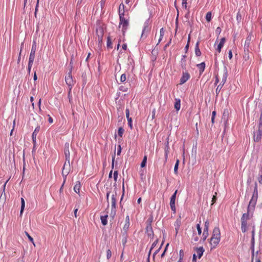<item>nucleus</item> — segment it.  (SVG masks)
Segmentation results:
<instances>
[{
    "label": "nucleus",
    "mask_w": 262,
    "mask_h": 262,
    "mask_svg": "<svg viewBox=\"0 0 262 262\" xmlns=\"http://www.w3.org/2000/svg\"><path fill=\"white\" fill-rule=\"evenodd\" d=\"M121 5L119 6V9L121 8ZM124 11L123 10L122 12H121L120 10H119V27L122 26V31L123 34H124L126 30L127 29V28L129 26V21L128 19H126L124 17Z\"/></svg>",
    "instance_id": "obj_1"
},
{
    "label": "nucleus",
    "mask_w": 262,
    "mask_h": 262,
    "mask_svg": "<svg viewBox=\"0 0 262 262\" xmlns=\"http://www.w3.org/2000/svg\"><path fill=\"white\" fill-rule=\"evenodd\" d=\"M65 81H66V83L68 85V86L69 87L70 86V90L69 92V97L71 90L72 89L71 86L73 84V80L72 79L71 72H69L68 74H67V75L66 76Z\"/></svg>",
    "instance_id": "obj_2"
},
{
    "label": "nucleus",
    "mask_w": 262,
    "mask_h": 262,
    "mask_svg": "<svg viewBox=\"0 0 262 262\" xmlns=\"http://www.w3.org/2000/svg\"><path fill=\"white\" fill-rule=\"evenodd\" d=\"M36 50V42L35 41H33L31 53L29 56V61H30V63L31 62V61H33L34 58H35V54Z\"/></svg>",
    "instance_id": "obj_3"
},
{
    "label": "nucleus",
    "mask_w": 262,
    "mask_h": 262,
    "mask_svg": "<svg viewBox=\"0 0 262 262\" xmlns=\"http://www.w3.org/2000/svg\"><path fill=\"white\" fill-rule=\"evenodd\" d=\"M262 136V128L258 127V130L254 133L253 139L255 142H259L260 141Z\"/></svg>",
    "instance_id": "obj_4"
},
{
    "label": "nucleus",
    "mask_w": 262,
    "mask_h": 262,
    "mask_svg": "<svg viewBox=\"0 0 262 262\" xmlns=\"http://www.w3.org/2000/svg\"><path fill=\"white\" fill-rule=\"evenodd\" d=\"M69 143H66L64 146V155L66 157V161H70V154L69 151Z\"/></svg>",
    "instance_id": "obj_5"
},
{
    "label": "nucleus",
    "mask_w": 262,
    "mask_h": 262,
    "mask_svg": "<svg viewBox=\"0 0 262 262\" xmlns=\"http://www.w3.org/2000/svg\"><path fill=\"white\" fill-rule=\"evenodd\" d=\"M149 31V28L148 26V23H145L144 24V28L142 30L141 38H146Z\"/></svg>",
    "instance_id": "obj_6"
},
{
    "label": "nucleus",
    "mask_w": 262,
    "mask_h": 262,
    "mask_svg": "<svg viewBox=\"0 0 262 262\" xmlns=\"http://www.w3.org/2000/svg\"><path fill=\"white\" fill-rule=\"evenodd\" d=\"M190 78V75L188 73H183L182 77L180 79V84H182L185 83Z\"/></svg>",
    "instance_id": "obj_7"
},
{
    "label": "nucleus",
    "mask_w": 262,
    "mask_h": 262,
    "mask_svg": "<svg viewBox=\"0 0 262 262\" xmlns=\"http://www.w3.org/2000/svg\"><path fill=\"white\" fill-rule=\"evenodd\" d=\"M228 75L227 68H226V67H224V69H223V77H222V82L221 83L222 84V85H224V84L226 82Z\"/></svg>",
    "instance_id": "obj_8"
},
{
    "label": "nucleus",
    "mask_w": 262,
    "mask_h": 262,
    "mask_svg": "<svg viewBox=\"0 0 262 262\" xmlns=\"http://www.w3.org/2000/svg\"><path fill=\"white\" fill-rule=\"evenodd\" d=\"M62 169L66 171V175H68L70 171V161H65Z\"/></svg>",
    "instance_id": "obj_9"
},
{
    "label": "nucleus",
    "mask_w": 262,
    "mask_h": 262,
    "mask_svg": "<svg viewBox=\"0 0 262 262\" xmlns=\"http://www.w3.org/2000/svg\"><path fill=\"white\" fill-rule=\"evenodd\" d=\"M251 39V36L250 35H249L246 38V40L245 41V45H244V50L245 52L246 51H247L248 52V51H249V47L250 46Z\"/></svg>",
    "instance_id": "obj_10"
},
{
    "label": "nucleus",
    "mask_w": 262,
    "mask_h": 262,
    "mask_svg": "<svg viewBox=\"0 0 262 262\" xmlns=\"http://www.w3.org/2000/svg\"><path fill=\"white\" fill-rule=\"evenodd\" d=\"M225 41H226V38L225 37H223L221 39V41H220L219 44L218 45L217 48L216 49V50L217 51V52L219 53L221 52V49L223 47V46H224V45L225 43Z\"/></svg>",
    "instance_id": "obj_11"
},
{
    "label": "nucleus",
    "mask_w": 262,
    "mask_h": 262,
    "mask_svg": "<svg viewBox=\"0 0 262 262\" xmlns=\"http://www.w3.org/2000/svg\"><path fill=\"white\" fill-rule=\"evenodd\" d=\"M39 129H40L39 127H36L34 131L32 133V140H33V141L34 143L35 142L37 134L39 132Z\"/></svg>",
    "instance_id": "obj_12"
},
{
    "label": "nucleus",
    "mask_w": 262,
    "mask_h": 262,
    "mask_svg": "<svg viewBox=\"0 0 262 262\" xmlns=\"http://www.w3.org/2000/svg\"><path fill=\"white\" fill-rule=\"evenodd\" d=\"M197 67L199 69L200 74H201L204 71L205 68V62H203L200 64H198Z\"/></svg>",
    "instance_id": "obj_13"
},
{
    "label": "nucleus",
    "mask_w": 262,
    "mask_h": 262,
    "mask_svg": "<svg viewBox=\"0 0 262 262\" xmlns=\"http://www.w3.org/2000/svg\"><path fill=\"white\" fill-rule=\"evenodd\" d=\"M174 103V108L177 111H179L181 107V100L180 99H176Z\"/></svg>",
    "instance_id": "obj_14"
},
{
    "label": "nucleus",
    "mask_w": 262,
    "mask_h": 262,
    "mask_svg": "<svg viewBox=\"0 0 262 262\" xmlns=\"http://www.w3.org/2000/svg\"><path fill=\"white\" fill-rule=\"evenodd\" d=\"M199 42H197L195 47V53L197 56H200L201 55V52L199 48Z\"/></svg>",
    "instance_id": "obj_15"
},
{
    "label": "nucleus",
    "mask_w": 262,
    "mask_h": 262,
    "mask_svg": "<svg viewBox=\"0 0 262 262\" xmlns=\"http://www.w3.org/2000/svg\"><path fill=\"white\" fill-rule=\"evenodd\" d=\"M168 141H167V145H165V160H167L168 154L169 152V145H168Z\"/></svg>",
    "instance_id": "obj_16"
},
{
    "label": "nucleus",
    "mask_w": 262,
    "mask_h": 262,
    "mask_svg": "<svg viewBox=\"0 0 262 262\" xmlns=\"http://www.w3.org/2000/svg\"><path fill=\"white\" fill-rule=\"evenodd\" d=\"M186 55L183 56V58L181 60V65L183 69H185V66H186V60L185 59V58L186 57Z\"/></svg>",
    "instance_id": "obj_17"
},
{
    "label": "nucleus",
    "mask_w": 262,
    "mask_h": 262,
    "mask_svg": "<svg viewBox=\"0 0 262 262\" xmlns=\"http://www.w3.org/2000/svg\"><path fill=\"white\" fill-rule=\"evenodd\" d=\"M211 15H212V14H211V12H208L207 13V14L206 15V19L208 22L210 21V20L211 19Z\"/></svg>",
    "instance_id": "obj_18"
},
{
    "label": "nucleus",
    "mask_w": 262,
    "mask_h": 262,
    "mask_svg": "<svg viewBox=\"0 0 262 262\" xmlns=\"http://www.w3.org/2000/svg\"><path fill=\"white\" fill-rule=\"evenodd\" d=\"M99 32H100V35H98L99 40L100 39L101 40H102V36H103V34L102 29L99 28L98 30L97 29V33H98Z\"/></svg>",
    "instance_id": "obj_19"
},
{
    "label": "nucleus",
    "mask_w": 262,
    "mask_h": 262,
    "mask_svg": "<svg viewBox=\"0 0 262 262\" xmlns=\"http://www.w3.org/2000/svg\"><path fill=\"white\" fill-rule=\"evenodd\" d=\"M107 48H112V41H111V39L110 36L107 37Z\"/></svg>",
    "instance_id": "obj_20"
},
{
    "label": "nucleus",
    "mask_w": 262,
    "mask_h": 262,
    "mask_svg": "<svg viewBox=\"0 0 262 262\" xmlns=\"http://www.w3.org/2000/svg\"><path fill=\"white\" fill-rule=\"evenodd\" d=\"M123 133H124L123 128L122 127H119L118 129V134L119 136H120V137H122Z\"/></svg>",
    "instance_id": "obj_21"
},
{
    "label": "nucleus",
    "mask_w": 262,
    "mask_h": 262,
    "mask_svg": "<svg viewBox=\"0 0 262 262\" xmlns=\"http://www.w3.org/2000/svg\"><path fill=\"white\" fill-rule=\"evenodd\" d=\"M146 161H147V157L144 156V157L141 162V167H144L145 166L146 163Z\"/></svg>",
    "instance_id": "obj_22"
},
{
    "label": "nucleus",
    "mask_w": 262,
    "mask_h": 262,
    "mask_svg": "<svg viewBox=\"0 0 262 262\" xmlns=\"http://www.w3.org/2000/svg\"><path fill=\"white\" fill-rule=\"evenodd\" d=\"M179 160H177L176 161V163L175 164L174 168V171L175 173H176L177 172V170L178 169V166H179Z\"/></svg>",
    "instance_id": "obj_23"
},
{
    "label": "nucleus",
    "mask_w": 262,
    "mask_h": 262,
    "mask_svg": "<svg viewBox=\"0 0 262 262\" xmlns=\"http://www.w3.org/2000/svg\"><path fill=\"white\" fill-rule=\"evenodd\" d=\"M226 114H227V115H228V110H224L223 116V119H224L225 121H226V122H227V117H226Z\"/></svg>",
    "instance_id": "obj_24"
},
{
    "label": "nucleus",
    "mask_w": 262,
    "mask_h": 262,
    "mask_svg": "<svg viewBox=\"0 0 262 262\" xmlns=\"http://www.w3.org/2000/svg\"><path fill=\"white\" fill-rule=\"evenodd\" d=\"M24 46V42L21 43V49H20V52H19V56H18V59H17V62L19 63L20 60V56H21V50H22V48Z\"/></svg>",
    "instance_id": "obj_25"
},
{
    "label": "nucleus",
    "mask_w": 262,
    "mask_h": 262,
    "mask_svg": "<svg viewBox=\"0 0 262 262\" xmlns=\"http://www.w3.org/2000/svg\"><path fill=\"white\" fill-rule=\"evenodd\" d=\"M223 85H222V84L221 83H220L217 87L216 89V93L217 94H218L219 93V92H220L222 86Z\"/></svg>",
    "instance_id": "obj_26"
},
{
    "label": "nucleus",
    "mask_w": 262,
    "mask_h": 262,
    "mask_svg": "<svg viewBox=\"0 0 262 262\" xmlns=\"http://www.w3.org/2000/svg\"><path fill=\"white\" fill-rule=\"evenodd\" d=\"M126 75L125 74H122L120 77V81L121 82H124L126 80Z\"/></svg>",
    "instance_id": "obj_27"
},
{
    "label": "nucleus",
    "mask_w": 262,
    "mask_h": 262,
    "mask_svg": "<svg viewBox=\"0 0 262 262\" xmlns=\"http://www.w3.org/2000/svg\"><path fill=\"white\" fill-rule=\"evenodd\" d=\"M128 121V124L129 126L130 127V129L133 128V125H132V118H129L127 119Z\"/></svg>",
    "instance_id": "obj_28"
},
{
    "label": "nucleus",
    "mask_w": 262,
    "mask_h": 262,
    "mask_svg": "<svg viewBox=\"0 0 262 262\" xmlns=\"http://www.w3.org/2000/svg\"><path fill=\"white\" fill-rule=\"evenodd\" d=\"M182 7L185 9L187 7V0H182Z\"/></svg>",
    "instance_id": "obj_29"
},
{
    "label": "nucleus",
    "mask_w": 262,
    "mask_h": 262,
    "mask_svg": "<svg viewBox=\"0 0 262 262\" xmlns=\"http://www.w3.org/2000/svg\"><path fill=\"white\" fill-rule=\"evenodd\" d=\"M241 19H242V16L239 14V13L238 12L237 14V16H236V20L238 21V23H239V21H241Z\"/></svg>",
    "instance_id": "obj_30"
},
{
    "label": "nucleus",
    "mask_w": 262,
    "mask_h": 262,
    "mask_svg": "<svg viewBox=\"0 0 262 262\" xmlns=\"http://www.w3.org/2000/svg\"><path fill=\"white\" fill-rule=\"evenodd\" d=\"M33 61H31V62L30 63V61H29V62H28V68L29 73H30V72L31 68L33 64Z\"/></svg>",
    "instance_id": "obj_31"
},
{
    "label": "nucleus",
    "mask_w": 262,
    "mask_h": 262,
    "mask_svg": "<svg viewBox=\"0 0 262 262\" xmlns=\"http://www.w3.org/2000/svg\"><path fill=\"white\" fill-rule=\"evenodd\" d=\"M215 114H216V113L215 111H213L212 113L211 122L212 123H214Z\"/></svg>",
    "instance_id": "obj_32"
},
{
    "label": "nucleus",
    "mask_w": 262,
    "mask_h": 262,
    "mask_svg": "<svg viewBox=\"0 0 262 262\" xmlns=\"http://www.w3.org/2000/svg\"><path fill=\"white\" fill-rule=\"evenodd\" d=\"M189 41H190V36H189L188 39V42L185 48L186 52H187V50H188L189 46Z\"/></svg>",
    "instance_id": "obj_33"
},
{
    "label": "nucleus",
    "mask_w": 262,
    "mask_h": 262,
    "mask_svg": "<svg viewBox=\"0 0 262 262\" xmlns=\"http://www.w3.org/2000/svg\"><path fill=\"white\" fill-rule=\"evenodd\" d=\"M125 114H126V117L127 119L129 118V111L128 108H126L125 110Z\"/></svg>",
    "instance_id": "obj_34"
},
{
    "label": "nucleus",
    "mask_w": 262,
    "mask_h": 262,
    "mask_svg": "<svg viewBox=\"0 0 262 262\" xmlns=\"http://www.w3.org/2000/svg\"><path fill=\"white\" fill-rule=\"evenodd\" d=\"M121 152V146L119 145L118 147V149H117V155H120V153Z\"/></svg>",
    "instance_id": "obj_35"
},
{
    "label": "nucleus",
    "mask_w": 262,
    "mask_h": 262,
    "mask_svg": "<svg viewBox=\"0 0 262 262\" xmlns=\"http://www.w3.org/2000/svg\"><path fill=\"white\" fill-rule=\"evenodd\" d=\"M160 35L161 37H163L164 36V29L163 28H162L161 29H160Z\"/></svg>",
    "instance_id": "obj_36"
},
{
    "label": "nucleus",
    "mask_w": 262,
    "mask_h": 262,
    "mask_svg": "<svg viewBox=\"0 0 262 262\" xmlns=\"http://www.w3.org/2000/svg\"><path fill=\"white\" fill-rule=\"evenodd\" d=\"M118 177V173L116 171H115L114 173V180H116Z\"/></svg>",
    "instance_id": "obj_37"
},
{
    "label": "nucleus",
    "mask_w": 262,
    "mask_h": 262,
    "mask_svg": "<svg viewBox=\"0 0 262 262\" xmlns=\"http://www.w3.org/2000/svg\"><path fill=\"white\" fill-rule=\"evenodd\" d=\"M232 57V51L231 50H230L229 52V59H231Z\"/></svg>",
    "instance_id": "obj_38"
},
{
    "label": "nucleus",
    "mask_w": 262,
    "mask_h": 262,
    "mask_svg": "<svg viewBox=\"0 0 262 262\" xmlns=\"http://www.w3.org/2000/svg\"><path fill=\"white\" fill-rule=\"evenodd\" d=\"M37 75L36 74V73L35 72L34 74V76H33V79H34V80L35 81V80H37Z\"/></svg>",
    "instance_id": "obj_39"
},
{
    "label": "nucleus",
    "mask_w": 262,
    "mask_h": 262,
    "mask_svg": "<svg viewBox=\"0 0 262 262\" xmlns=\"http://www.w3.org/2000/svg\"><path fill=\"white\" fill-rule=\"evenodd\" d=\"M49 122L50 123H52L53 122V120L51 117H50L49 118Z\"/></svg>",
    "instance_id": "obj_40"
},
{
    "label": "nucleus",
    "mask_w": 262,
    "mask_h": 262,
    "mask_svg": "<svg viewBox=\"0 0 262 262\" xmlns=\"http://www.w3.org/2000/svg\"><path fill=\"white\" fill-rule=\"evenodd\" d=\"M219 82V80L218 77L217 76H216L215 84H217Z\"/></svg>",
    "instance_id": "obj_41"
},
{
    "label": "nucleus",
    "mask_w": 262,
    "mask_h": 262,
    "mask_svg": "<svg viewBox=\"0 0 262 262\" xmlns=\"http://www.w3.org/2000/svg\"><path fill=\"white\" fill-rule=\"evenodd\" d=\"M126 48H127V45H126V44H123V45H122V49H123V50H126Z\"/></svg>",
    "instance_id": "obj_42"
},
{
    "label": "nucleus",
    "mask_w": 262,
    "mask_h": 262,
    "mask_svg": "<svg viewBox=\"0 0 262 262\" xmlns=\"http://www.w3.org/2000/svg\"><path fill=\"white\" fill-rule=\"evenodd\" d=\"M38 7V2H37L36 5V7H35V15H36V11H37Z\"/></svg>",
    "instance_id": "obj_43"
},
{
    "label": "nucleus",
    "mask_w": 262,
    "mask_h": 262,
    "mask_svg": "<svg viewBox=\"0 0 262 262\" xmlns=\"http://www.w3.org/2000/svg\"><path fill=\"white\" fill-rule=\"evenodd\" d=\"M40 103H41V99H39V101H38V105L39 107V110L40 111L41 109H40Z\"/></svg>",
    "instance_id": "obj_44"
},
{
    "label": "nucleus",
    "mask_w": 262,
    "mask_h": 262,
    "mask_svg": "<svg viewBox=\"0 0 262 262\" xmlns=\"http://www.w3.org/2000/svg\"><path fill=\"white\" fill-rule=\"evenodd\" d=\"M162 38H163V37H161V36H160V38H159L158 42L157 43V45L160 42V41L162 40Z\"/></svg>",
    "instance_id": "obj_45"
},
{
    "label": "nucleus",
    "mask_w": 262,
    "mask_h": 262,
    "mask_svg": "<svg viewBox=\"0 0 262 262\" xmlns=\"http://www.w3.org/2000/svg\"><path fill=\"white\" fill-rule=\"evenodd\" d=\"M162 38H163V37H161V36H160V38H159L158 42L157 43V45L160 42V41L162 40Z\"/></svg>",
    "instance_id": "obj_46"
},
{
    "label": "nucleus",
    "mask_w": 262,
    "mask_h": 262,
    "mask_svg": "<svg viewBox=\"0 0 262 262\" xmlns=\"http://www.w3.org/2000/svg\"><path fill=\"white\" fill-rule=\"evenodd\" d=\"M216 31L220 33L221 32V28L220 27H217L216 28Z\"/></svg>",
    "instance_id": "obj_47"
},
{
    "label": "nucleus",
    "mask_w": 262,
    "mask_h": 262,
    "mask_svg": "<svg viewBox=\"0 0 262 262\" xmlns=\"http://www.w3.org/2000/svg\"><path fill=\"white\" fill-rule=\"evenodd\" d=\"M170 42H171V40H170V41H169V42L168 43H167L166 45H165V46L164 48H167V47L169 45V43H170Z\"/></svg>",
    "instance_id": "obj_48"
},
{
    "label": "nucleus",
    "mask_w": 262,
    "mask_h": 262,
    "mask_svg": "<svg viewBox=\"0 0 262 262\" xmlns=\"http://www.w3.org/2000/svg\"><path fill=\"white\" fill-rule=\"evenodd\" d=\"M114 160H115V155L113 156V158H112V165H113L114 164Z\"/></svg>",
    "instance_id": "obj_49"
},
{
    "label": "nucleus",
    "mask_w": 262,
    "mask_h": 262,
    "mask_svg": "<svg viewBox=\"0 0 262 262\" xmlns=\"http://www.w3.org/2000/svg\"><path fill=\"white\" fill-rule=\"evenodd\" d=\"M62 175L63 176H67V175H66V171L62 170Z\"/></svg>",
    "instance_id": "obj_50"
},
{
    "label": "nucleus",
    "mask_w": 262,
    "mask_h": 262,
    "mask_svg": "<svg viewBox=\"0 0 262 262\" xmlns=\"http://www.w3.org/2000/svg\"><path fill=\"white\" fill-rule=\"evenodd\" d=\"M27 0H24V8H25V7L26 5V4H27Z\"/></svg>",
    "instance_id": "obj_51"
},
{
    "label": "nucleus",
    "mask_w": 262,
    "mask_h": 262,
    "mask_svg": "<svg viewBox=\"0 0 262 262\" xmlns=\"http://www.w3.org/2000/svg\"><path fill=\"white\" fill-rule=\"evenodd\" d=\"M120 90L123 91H126V90H124V88H123V86H121L120 87Z\"/></svg>",
    "instance_id": "obj_52"
},
{
    "label": "nucleus",
    "mask_w": 262,
    "mask_h": 262,
    "mask_svg": "<svg viewBox=\"0 0 262 262\" xmlns=\"http://www.w3.org/2000/svg\"><path fill=\"white\" fill-rule=\"evenodd\" d=\"M120 90L123 91H126V90H124V88H123V86H121L120 87Z\"/></svg>",
    "instance_id": "obj_53"
},
{
    "label": "nucleus",
    "mask_w": 262,
    "mask_h": 262,
    "mask_svg": "<svg viewBox=\"0 0 262 262\" xmlns=\"http://www.w3.org/2000/svg\"><path fill=\"white\" fill-rule=\"evenodd\" d=\"M90 55H91V53H89L88 57L86 59V61H87L88 60V58L90 57Z\"/></svg>",
    "instance_id": "obj_54"
},
{
    "label": "nucleus",
    "mask_w": 262,
    "mask_h": 262,
    "mask_svg": "<svg viewBox=\"0 0 262 262\" xmlns=\"http://www.w3.org/2000/svg\"><path fill=\"white\" fill-rule=\"evenodd\" d=\"M30 100H31V102H33V97L32 96H31L30 97Z\"/></svg>",
    "instance_id": "obj_55"
},
{
    "label": "nucleus",
    "mask_w": 262,
    "mask_h": 262,
    "mask_svg": "<svg viewBox=\"0 0 262 262\" xmlns=\"http://www.w3.org/2000/svg\"><path fill=\"white\" fill-rule=\"evenodd\" d=\"M112 171H111L110 173H109V177L111 178L112 177Z\"/></svg>",
    "instance_id": "obj_56"
},
{
    "label": "nucleus",
    "mask_w": 262,
    "mask_h": 262,
    "mask_svg": "<svg viewBox=\"0 0 262 262\" xmlns=\"http://www.w3.org/2000/svg\"><path fill=\"white\" fill-rule=\"evenodd\" d=\"M13 129H14V128H13L11 130V133H10V136H12V133H13Z\"/></svg>",
    "instance_id": "obj_57"
},
{
    "label": "nucleus",
    "mask_w": 262,
    "mask_h": 262,
    "mask_svg": "<svg viewBox=\"0 0 262 262\" xmlns=\"http://www.w3.org/2000/svg\"><path fill=\"white\" fill-rule=\"evenodd\" d=\"M119 46H120V45H119V43H118V44L117 45V50L119 49Z\"/></svg>",
    "instance_id": "obj_58"
},
{
    "label": "nucleus",
    "mask_w": 262,
    "mask_h": 262,
    "mask_svg": "<svg viewBox=\"0 0 262 262\" xmlns=\"http://www.w3.org/2000/svg\"><path fill=\"white\" fill-rule=\"evenodd\" d=\"M177 13H178V15H177V17H178V15H179V11L177 9ZM178 19V18H177V20Z\"/></svg>",
    "instance_id": "obj_59"
},
{
    "label": "nucleus",
    "mask_w": 262,
    "mask_h": 262,
    "mask_svg": "<svg viewBox=\"0 0 262 262\" xmlns=\"http://www.w3.org/2000/svg\"><path fill=\"white\" fill-rule=\"evenodd\" d=\"M189 12H188V13H187V14H186L185 17L188 16V15H189Z\"/></svg>",
    "instance_id": "obj_60"
},
{
    "label": "nucleus",
    "mask_w": 262,
    "mask_h": 262,
    "mask_svg": "<svg viewBox=\"0 0 262 262\" xmlns=\"http://www.w3.org/2000/svg\"><path fill=\"white\" fill-rule=\"evenodd\" d=\"M32 106L34 107V104L33 102H32Z\"/></svg>",
    "instance_id": "obj_61"
},
{
    "label": "nucleus",
    "mask_w": 262,
    "mask_h": 262,
    "mask_svg": "<svg viewBox=\"0 0 262 262\" xmlns=\"http://www.w3.org/2000/svg\"><path fill=\"white\" fill-rule=\"evenodd\" d=\"M153 113H154V114L152 115V118H154L155 116V113L154 112H153Z\"/></svg>",
    "instance_id": "obj_62"
},
{
    "label": "nucleus",
    "mask_w": 262,
    "mask_h": 262,
    "mask_svg": "<svg viewBox=\"0 0 262 262\" xmlns=\"http://www.w3.org/2000/svg\"><path fill=\"white\" fill-rule=\"evenodd\" d=\"M15 120H14V121H13V125H15Z\"/></svg>",
    "instance_id": "obj_63"
},
{
    "label": "nucleus",
    "mask_w": 262,
    "mask_h": 262,
    "mask_svg": "<svg viewBox=\"0 0 262 262\" xmlns=\"http://www.w3.org/2000/svg\"><path fill=\"white\" fill-rule=\"evenodd\" d=\"M128 1H129V0H126V3L128 2Z\"/></svg>",
    "instance_id": "obj_64"
}]
</instances>
